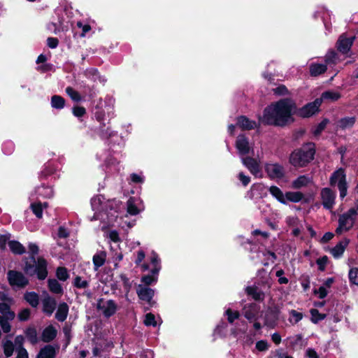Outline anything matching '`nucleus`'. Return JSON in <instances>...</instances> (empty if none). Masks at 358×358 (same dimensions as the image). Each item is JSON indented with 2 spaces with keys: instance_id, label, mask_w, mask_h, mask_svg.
Returning <instances> with one entry per match:
<instances>
[{
  "instance_id": "obj_16",
  "label": "nucleus",
  "mask_w": 358,
  "mask_h": 358,
  "mask_svg": "<svg viewBox=\"0 0 358 358\" xmlns=\"http://www.w3.org/2000/svg\"><path fill=\"white\" fill-rule=\"evenodd\" d=\"M237 125L243 130H250L257 127L256 122L249 120L245 116L238 117Z\"/></svg>"
},
{
  "instance_id": "obj_6",
  "label": "nucleus",
  "mask_w": 358,
  "mask_h": 358,
  "mask_svg": "<svg viewBox=\"0 0 358 358\" xmlns=\"http://www.w3.org/2000/svg\"><path fill=\"white\" fill-rule=\"evenodd\" d=\"M8 280L11 286L19 288L24 287L29 283L27 278L22 273L16 271L8 272Z\"/></svg>"
},
{
  "instance_id": "obj_39",
  "label": "nucleus",
  "mask_w": 358,
  "mask_h": 358,
  "mask_svg": "<svg viewBox=\"0 0 358 358\" xmlns=\"http://www.w3.org/2000/svg\"><path fill=\"white\" fill-rule=\"evenodd\" d=\"M57 277L60 280H66L69 278L67 269L64 267H58L57 269Z\"/></svg>"
},
{
  "instance_id": "obj_57",
  "label": "nucleus",
  "mask_w": 358,
  "mask_h": 358,
  "mask_svg": "<svg viewBox=\"0 0 358 358\" xmlns=\"http://www.w3.org/2000/svg\"><path fill=\"white\" fill-rule=\"evenodd\" d=\"M108 238L113 242L120 241L119 234L116 231H111L108 234Z\"/></svg>"
},
{
  "instance_id": "obj_58",
  "label": "nucleus",
  "mask_w": 358,
  "mask_h": 358,
  "mask_svg": "<svg viewBox=\"0 0 358 358\" xmlns=\"http://www.w3.org/2000/svg\"><path fill=\"white\" fill-rule=\"evenodd\" d=\"M244 316L249 320H252L255 317V313L251 308L245 309Z\"/></svg>"
},
{
  "instance_id": "obj_23",
  "label": "nucleus",
  "mask_w": 358,
  "mask_h": 358,
  "mask_svg": "<svg viewBox=\"0 0 358 358\" xmlns=\"http://www.w3.org/2000/svg\"><path fill=\"white\" fill-rule=\"evenodd\" d=\"M356 122L355 117H345L340 119L337 122V127L345 130L352 128Z\"/></svg>"
},
{
  "instance_id": "obj_35",
  "label": "nucleus",
  "mask_w": 358,
  "mask_h": 358,
  "mask_svg": "<svg viewBox=\"0 0 358 358\" xmlns=\"http://www.w3.org/2000/svg\"><path fill=\"white\" fill-rule=\"evenodd\" d=\"M2 347L3 353L6 357H10L13 355L14 351V345L11 341L7 340L3 342Z\"/></svg>"
},
{
  "instance_id": "obj_15",
  "label": "nucleus",
  "mask_w": 358,
  "mask_h": 358,
  "mask_svg": "<svg viewBox=\"0 0 358 358\" xmlns=\"http://www.w3.org/2000/svg\"><path fill=\"white\" fill-rule=\"evenodd\" d=\"M47 262L43 258H38L37 264L35 267V273H37V276L40 280H44L48 275L47 271Z\"/></svg>"
},
{
  "instance_id": "obj_9",
  "label": "nucleus",
  "mask_w": 358,
  "mask_h": 358,
  "mask_svg": "<svg viewBox=\"0 0 358 358\" xmlns=\"http://www.w3.org/2000/svg\"><path fill=\"white\" fill-rule=\"evenodd\" d=\"M355 39V36L348 38L345 34H342L336 43L337 50L343 55H348Z\"/></svg>"
},
{
  "instance_id": "obj_28",
  "label": "nucleus",
  "mask_w": 358,
  "mask_h": 358,
  "mask_svg": "<svg viewBox=\"0 0 358 358\" xmlns=\"http://www.w3.org/2000/svg\"><path fill=\"white\" fill-rule=\"evenodd\" d=\"M341 94L334 91H327L322 94V96L318 99H322V101L323 100L330 101H337L338 99H340Z\"/></svg>"
},
{
  "instance_id": "obj_43",
  "label": "nucleus",
  "mask_w": 358,
  "mask_h": 358,
  "mask_svg": "<svg viewBox=\"0 0 358 358\" xmlns=\"http://www.w3.org/2000/svg\"><path fill=\"white\" fill-rule=\"evenodd\" d=\"M33 264H29L28 262L25 263L24 271L29 275H34L35 273V266L34 264H36V260L34 257H31Z\"/></svg>"
},
{
  "instance_id": "obj_26",
  "label": "nucleus",
  "mask_w": 358,
  "mask_h": 358,
  "mask_svg": "<svg viewBox=\"0 0 358 358\" xmlns=\"http://www.w3.org/2000/svg\"><path fill=\"white\" fill-rule=\"evenodd\" d=\"M310 73L312 76H317L326 72L327 68L326 64H311L310 65Z\"/></svg>"
},
{
  "instance_id": "obj_20",
  "label": "nucleus",
  "mask_w": 358,
  "mask_h": 358,
  "mask_svg": "<svg viewBox=\"0 0 358 358\" xmlns=\"http://www.w3.org/2000/svg\"><path fill=\"white\" fill-rule=\"evenodd\" d=\"M69 313V306L67 303L63 302L59 303L56 314L55 318L59 322H64Z\"/></svg>"
},
{
  "instance_id": "obj_34",
  "label": "nucleus",
  "mask_w": 358,
  "mask_h": 358,
  "mask_svg": "<svg viewBox=\"0 0 358 358\" xmlns=\"http://www.w3.org/2000/svg\"><path fill=\"white\" fill-rule=\"evenodd\" d=\"M48 287L50 290L55 294L62 293V287L59 282L55 279L48 280Z\"/></svg>"
},
{
  "instance_id": "obj_22",
  "label": "nucleus",
  "mask_w": 358,
  "mask_h": 358,
  "mask_svg": "<svg viewBox=\"0 0 358 358\" xmlns=\"http://www.w3.org/2000/svg\"><path fill=\"white\" fill-rule=\"evenodd\" d=\"M106 259V252L105 251H100L93 256V264L94 266V271H97L101 266H102Z\"/></svg>"
},
{
  "instance_id": "obj_53",
  "label": "nucleus",
  "mask_w": 358,
  "mask_h": 358,
  "mask_svg": "<svg viewBox=\"0 0 358 358\" xmlns=\"http://www.w3.org/2000/svg\"><path fill=\"white\" fill-rule=\"evenodd\" d=\"M238 178L244 186H247L250 182V178L245 176L243 172L238 173Z\"/></svg>"
},
{
  "instance_id": "obj_25",
  "label": "nucleus",
  "mask_w": 358,
  "mask_h": 358,
  "mask_svg": "<svg viewBox=\"0 0 358 358\" xmlns=\"http://www.w3.org/2000/svg\"><path fill=\"white\" fill-rule=\"evenodd\" d=\"M55 349L52 345H46L40 350L37 358H55Z\"/></svg>"
},
{
  "instance_id": "obj_17",
  "label": "nucleus",
  "mask_w": 358,
  "mask_h": 358,
  "mask_svg": "<svg viewBox=\"0 0 358 358\" xmlns=\"http://www.w3.org/2000/svg\"><path fill=\"white\" fill-rule=\"evenodd\" d=\"M42 304L43 312L48 315H51L52 314L57 305L56 301L50 296L44 298L42 301Z\"/></svg>"
},
{
  "instance_id": "obj_55",
  "label": "nucleus",
  "mask_w": 358,
  "mask_h": 358,
  "mask_svg": "<svg viewBox=\"0 0 358 358\" xmlns=\"http://www.w3.org/2000/svg\"><path fill=\"white\" fill-rule=\"evenodd\" d=\"M47 43L49 48H55L58 45L59 41L57 38L49 37L47 39Z\"/></svg>"
},
{
  "instance_id": "obj_5",
  "label": "nucleus",
  "mask_w": 358,
  "mask_h": 358,
  "mask_svg": "<svg viewBox=\"0 0 358 358\" xmlns=\"http://www.w3.org/2000/svg\"><path fill=\"white\" fill-rule=\"evenodd\" d=\"M329 182L331 186L337 185L341 198H344L347 195L348 185L344 169L340 168L334 171L330 177Z\"/></svg>"
},
{
  "instance_id": "obj_36",
  "label": "nucleus",
  "mask_w": 358,
  "mask_h": 358,
  "mask_svg": "<svg viewBox=\"0 0 358 358\" xmlns=\"http://www.w3.org/2000/svg\"><path fill=\"white\" fill-rule=\"evenodd\" d=\"M28 340L32 343L36 344L38 342L37 331L34 327H29L25 331Z\"/></svg>"
},
{
  "instance_id": "obj_49",
  "label": "nucleus",
  "mask_w": 358,
  "mask_h": 358,
  "mask_svg": "<svg viewBox=\"0 0 358 358\" xmlns=\"http://www.w3.org/2000/svg\"><path fill=\"white\" fill-rule=\"evenodd\" d=\"M72 111H73V114L76 117H83L86 113L85 108L83 106H74L73 108Z\"/></svg>"
},
{
  "instance_id": "obj_13",
  "label": "nucleus",
  "mask_w": 358,
  "mask_h": 358,
  "mask_svg": "<svg viewBox=\"0 0 358 358\" xmlns=\"http://www.w3.org/2000/svg\"><path fill=\"white\" fill-rule=\"evenodd\" d=\"M236 147L241 155H245L250 152L249 141L244 135L238 136L236 141Z\"/></svg>"
},
{
  "instance_id": "obj_12",
  "label": "nucleus",
  "mask_w": 358,
  "mask_h": 358,
  "mask_svg": "<svg viewBox=\"0 0 358 358\" xmlns=\"http://www.w3.org/2000/svg\"><path fill=\"white\" fill-rule=\"evenodd\" d=\"M241 161L252 175L258 176L260 174V161L250 157H243Z\"/></svg>"
},
{
  "instance_id": "obj_56",
  "label": "nucleus",
  "mask_w": 358,
  "mask_h": 358,
  "mask_svg": "<svg viewBox=\"0 0 358 358\" xmlns=\"http://www.w3.org/2000/svg\"><path fill=\"white\" fill-rule=\"evenodd\" d=\"M290 314L294 318L295 323H297L298 322H299L303 317L302 313H299V312L296 311L295 310H292L290 311Z\"/></svg>"
},
{
  "instance_id": "obj_29",
  "label": "nucleus",
  "mask_w": 358,
  "mask_h": 358,
  "mask_svg": "<svg viewBox=\"0 0 358 358\" xmlns=\"http://www.w3.org/2000/svg\"><path fill=\"white\" fill-rule=\"evenodd\" d=\"M65 106V99L59 95H53L51 97V106L55 109H62Z\"/></svg>"
},
{
  "instance_id": "obj_62",
  "label": "nucleus",
  "mask_w": 358,
  "mask_h": 358,
  "mask_svg": "<svg viewBox=\"0 0 358 358\" xmlns=\"http://www.w3.org/2000/svg\"><path fill=\"white\" fill-rule=\"evenodd\" d=\"M141 280L143 283L148 285H150L152 282H154L155 279L151 275H145L142 277Z\"/></svg>"
},
{
  "instance_id": "obj_37",
  "label": "nucleus",
  "mask_w": 358,
  "mask_h": 358,
  "mask_svg": "<svg viewBox=\"0 0 358 358\" xmlns=\"http://www.w3.org/2000/svg\"><path fill=\"white\" fill-rule=\"evenodd\" d=\"M66 92L72 100L75 101H80L81 100L80 94L71 87H66Z\"/></svg>"
},
{
  "instance_id": "obj_32",
  "label": "nucleus",
  "mask_w": 358,
  "mask_h": 358,
  "mask_svg": "<svg viewBox=\"0 0 358 358\" xmlns=\"http://www.w3.org/2000/svg\"><path fill=\"white\" fill-rule=\"evenodd\" d=\"M24 299L32 306L36 307L38 305V296L35 292H27Z\"/></svg>"
},
{
  "instance_id": "obj_44",
  "label": "nucleus",
  "mask_w": 358,
  "mask_h": 358,
  "mask_svg": "<svg viewBox=\"0 0 358 358\" xmlns=\"http://www.w3.org/2000/svg\"><path fill=\"white\" fill-rule=\"evenodd\" d=\"M328 122V120L324 119L320 124H318L313 131V134L315 136H319L321 134V132L325 129Z\"/></svg>"
},
{
  "instance_id": "obj_31",
  "label": "nucleus",
  "mask_w": 358,
  "mask_h": 358,
  "mask_svg": "<svg viewBox=\"0 0 358 358\" xmlns=\"http://www.w3.org/2000/svg\"><path fill=\"white\" fill-rule=\"evenodd\" d=\"M285 200L296 203L303 198V194L300 192H287L285 194Z\"/></svg>"
},
{
  "instance_id": "obj_50",
  "label": "nucleus",
  "mask_w": 358,
  "mask_h": 358,
  "mask_svg": "<svg viewBox=\"0 0 358 358\" xmlns=\"http://www.w3.org/2000/svg\"><path fill=\"white\" fill-rule=\"evenodd\" d=\"M31 207L34 213L36 215L37 217H42L43 208L41 203H32Z\"/></svg>"
},
{
  "instance_id": "obj_30",
  "label": "nucleus",
  "mask_w": 358,
  "mask_h": 358,
  "mask_svg": "<svg viewBox=\"0 0 358 358\" xmlns=\"http://www.w3.org/2000/svg\"><path fill=\"white\" fill-rule=\"evenodd\" d=\"M270 193L275 197L280 203H286L285 194L276 186H271L269 189Z\"/></svg>"
},
{
  "instance_id": "obj_64",
  "label": "nucleus",
  "mask_w": 358,
  "mask_h": 358,
  "mask_svg": "<svg viewBox=\"0 0 358 358\" xmlns=\"http://www.w3.org/2000/svg\"><path fill=\"white\" fill-rule=\"evenodd\" d=\"M306 355L309 358H319L317 352L313 349H308L306 351Z\"/></svg>"
},
{
  "instance_id": "obj_38",
  "label": "nucleus",
  "mask_w": 358,
  "mask_h": 358,
  "mask_svg": "<svg viewBox=\"0 0 358 358\" xmlns=\"http://www.w3.org/2000/svg\"><path fill=\"white\" fill-rule=\"evenodd\" d=\"M227 316V320L229 323H233L235 320L238 319L240 314L238 311H233L231 308H228L225 312Z\"/></svg>"
},
{
  "instance_id": "obj_33",
  "label": "nucleus",
  "mask_w": 358,
  "mask_h": 358,
  "mask_svg": "<svg viewBox=\"0 0 358 358\" xmlns=\"http://www.w3.org/2000/svg\"><path fill=\"white\" fill-rule=\"evenodd\" d=\"M324 60L326 65L336 64L338 61V54L334 50H330L325 55Z\"/></svg>"
},
{
  "instance_id": "obj_47",
  "label": "nucleus",
  "mask_w": 358,
  "mask_h": 358,
  "mask_svg": "<svg viewBox=\"0 0 358 358\" xmlns=\"http://www.w3.org/2000/svg\"><path fill=\"white\" fill-rule=\"evenodd\" d=\"M74 285L78 288H86L88 286V282L83 280L81 277L77 276L74 280Z\"/></svg>"
},
{
  "instance_id": "obj_63",
  "label": "nucleus",
  "mask_w": 358,
  "mask_h": 358,
  "mask_svg": "<svg viewBox=\"0 0 358 358\" xmlns=\"http://www.w3.org/2000/svg\"><path fill=\"white\" fill-rule=\"evenodd\" d=\"M271 339L276 345H279L281 342V336L278 333H274L271 336Z\"/></svg>"
},
{
  "instance_id": "obj_42",
  "label": "nucleus",
  "mask_w": 358,
  "mask_h": 358,
  "mask_svg": "<svg viewBox=\"0 0 358 358\" xmlns=\"http://www.w3.org/2000/svg\"><path fill=\"white\" fill-rule=\"evenodd\" d=\"M349 278L352 283L358 285V268H353L350 270Z\"/></svg>"
},
{
  "instance_id": "obj_4",
  "label": "nucleus",
  "mask_w": 358,
  "mask_h": 358,
  "mask_svg": "<svg viewBox=\"0 0 358 358\" xmlns=\"http://www.w3.org/2000/svg\"><path fill=\"white\" fill-rule=\"evenodd\" d=\"M357 215H358V201L354 208L340 215L338 227L336 229V233L341 234L343 232L350 230L353 227Z\"/></svg>"
},
{
  "instance_id": "obj_51",
  "label": "nucleus",
  "mask_w": 358,
  "mask_h": 358,
  "mask_svg": "<svg viewBox=\"0 0 358 358\" xmlns=\"http://www.w3.org/2000/svg\"><path fill=\"white\" fill-rule=\"evenodd\" d=\"M256 348L261 352L266 351L268 348V344L266 341H259L256 343Z\"/></svg>"
},
{
  "instance_id": "obj_11",
  "label": "nucleus",
  "mask_w": 358,
  "mask_h": 358,
  "mask_svg": "<svg viewBox=\"0 0 358 358\" xmlns=\"http://www.w3.org/2000/svg\"><path fill=\"white\" fill-rule=\"evenodd\" d=\"M265 171L269 178L272 179H280L284 177L285 169L279 164H266Z\"/></svg>"
},
{
  "instance_id": "obj_27",
  "label": "nucleus",
  "mask_w": 358,
  "mask_h": 358,
  "mask_svg": "<svg viewBox=\"0 0 358 358\" xmlns=\"http://www.w3.org/2000/svg\"><path fill=\"white\" fill-rule=\"evenodd\" d=\"M8 246L11 252L15 255H22L25 252L24 247L18 241H10L8 242Z\"/></svg>"
},
{
  "instance_id": "obj_19",
  "label": "nucleus",
  "mask_w": 358,
  "mask_h": 358,
  "mask_svg": "<svg viewBox=\"0 0 358 358\" xmlns=\"http://www.w3.org/2000/svg\"><path fill=\"white\" fill-rule=\"evenodd\" d=\"M349 243V241L348 239H344L340 241L335 247H334L331 250V255L335 258L340 257L344 252L345 248Z\"/></svg>"
},
{
  "instance_id": "obj_54",
  "label": "nucleus",
  "mask_w": 358,
  "mask_h": 358,
  "mask_svg": "<svg viewBox=\"0 0 358 358\" xmlns=\"http://www.w3.org/2000/svg\"><path fill=\"white\" fill-rule=\"evenodd\" d=\"M17 358H29L28 352L24 348H17Z\"/></svg>"
},
{
  "instance_id": "obj_60",
  "label": "nucleus",
  "mask_w": 358,
  "mask_h": 358,
  "mask_svg": "<svg viewBox=\"0 0 358 358\" xmlns=\"http://www.w3.org/2000/svg\"><path fill=\"white\" fill-rule=\"evenodd\" d=\"M69 235V232L64 227H60L59 228L58 236L59 238H67Z\"/></svg>"
},
{
  "instance_id": "obj_45",
  "label": "nucleus",
  "mask_w": 358,
  "mask_h": 358,
  "mask_svg": "<svg viewBox=\"0 0 358 358\" xmlns=\"http://www.w3.org/2000/svg\"><path fill=\"white\" fill-rule=\"evenodd\" d=\"M30 316V310L29 308H24L19 312L17 317L20 321H26L29 320Z\"/></svg>"
},
{
  "instance_id": "obj_46",
  "label": "nucleus",
  "mask_w": 358,
  "mask_h": 358,
  "mask_svg": "<svg viewBox=\"0 0 358 358\" xmlns=\"http://www.w3.org/2000/svg\"><path fill=\"white\" fill-rule=\"evenodd\" d=\"M273 92L275 94L278 96H284L289 94V91L287 88L283 85H281L278 87L273 89Z\"/></svg>"
},
{
  "instance_id": "obj_1",
  "label": "nucleus",
  "mask_w": 358,
  "mask_h": 358,
  "mask_svg": "<svg viewBox=\"0 0 358 358\" xmlns=\"http://www.w3.org/2000/svg\"><path fill=\"white\" fill-rule=\"evenodd\" d=\"M296 108L291 99H282L265 108L262 116H259V124L283 127L292 122Z\"/></svg>"
},
{
  "instance_id": "obj_18",
  "label": "nucleus",
  "mask_w": 358,
  "mask_h": 358,
  "mask_svg": "<svg viewBox=\"0 0 358 358\" xmlns=\"http://www.w3.org/2000/svg\"><path fill=\"white\" fill-rule=\"evenodd\" d=\"M57 334V331L53 326H48L43 331L41 339L45 343L50 342L56 337Z\"/></svg>"
},
{
  "instance_id": "obj_48",
  "label": "nucleus",
  "mask_w": 358,
  "mask_h": 358,
  "mask_svg": "<svg viewBox=\"0 0 358 358\" xmlns=\"http://www.w3.org/2000/svg\"><path fill=\"white\" fill-rule=\"evenodd\" d=\"M144 324L146 326H150V325H152L154 327L156 326L157 325V322L155 321V315L153 314H152V313L146 314L145 318V320H144Z\"/></svg>"
},
{
  "instance_id": "obj_61",
  "label": "nucleus",
  "mask_w": 358,
  "mask_h": 358,
  "mask_svg": "<svg viewBox=\"0 0 358 358\" xmlns=\"http://www.w3.org/2000/svg\"><path fill=\"white\" fill-rule=\"evenodd\" d=\"M278 315H279V310L275 308L274 310H271L268 313L267 317L271 316L273 317V320H276L278 318Z\"/></svg>"
},
{
  "instance_id": "obj_24",
  "label": "nucleus",
  "mask_w": 358,
  "mask_h": 358,
  "mask_svg": "<svg viewBox=\"0 0 358 358\" xmlns=\"http://www.w3.org/2000/svg\"><path fill=\"white\" fill-rule=\"evenodd\" d=\"M312 182V180L306 176H301L292 182L294 189H300L306 187Z\"/></svg>"
},
{
  "instance_id": "obj_10",
  "label": "nucleus",
  "mask_w": 358,
  "mask_h": 358,
  "mask_svg": "<svg viewBox=\"0 0 358 358\" xmlns=\"http://www.w3.org/2000/svg\"><path fill=\"white\" fill-rule=\"evenodd\" d=\"M322 103V99H316L313 102L309 103L302 107L298 112L299 116L302 117H308L319 110V107Z\"/></svg>"
},
{
  "instance_id": "obj_2",
  "label": "nucleus",
  "mask_w": 358,
  "mask_h": 358,
  "mask_svg": "<svg viewBox=\"0 0 358 358\" xmlns=\"http://www.w3.org/2000/svg\"><path fill=\"white\" fill-rule=\"evenodd\" d=\"M315 154V145L313 143H307L292 152L289 162L295 167H303L309 164Z\"/></svg>"
},
{
  "instance_id": "obj_40",
  "label": "nucleus",
  "mask_w": 358,
  "mask_h": 358,
  "mask_svg": "<svg viewBox=\"0 0 358 358\" xmlns=\"http://www.w3.org/2000/svg\"><path fill=\"white\" fill-rule=\"evenodd\" d=\"M311 321L314 323H317L318 321L324 319L325 315L320 314L317 309H311Z\"/></svg>"
},
{
  "instance_id": "obj_21",
  "label": "nucleus",
  "mask_w": 358,
  "mask_h": 358,
  "mask_svg": "<svg viewBox=\"0 0 358 358\" xmlns=\"http://www.w3.org/2000/svg\"><path fill=\"white\" fill-rule=\"evenodd\" d=\"M245 291L255 301H263L264 299V292L255 286L247 287Z\"/></svg>"
},
{
  "instance_id": "obj_7",
  "label": "nucleus",
  "mask_w": 358,
  "mask_h": 358,
  "mask_svg": "<svg viewBox=\"0 0 358 358\" xmlns=\"http://www.w3.org/2000/svg\"><path fill=\"white\" fill-rule=\"evenodd\" d=\"M97 309L101 311L105 317H109L115 313L117 305L113 300L104 301L101 299L97 302Z\"/></svg>"
},
{
  "instance_id": "obj_59",
  "label": "nucleus",
  "mask_w": 358,
  "mask_h": 358,
  "mask_svg": "<svg viewBox=\"0 0 358 358\" xmlns=\"http://www.w3.org/2000/svg\"><path fill=\"white\" fill-rule=\"evenodd\" d=\"M8 238L9 236L7 235L0 236V248L1 250H4L6 248V244Z\"/></svg>"
},
{
  "instance_id": "obj_52",
  "label": "nucleus",
  "mask_w": 358,
  "mask_h": 358,
  "mask_svg": "<svg viewBox=\"0 0 358 358\" xmlns=\"http://www.w3.org/2000/svg\"><path fill=\"white\" fill-rule=\"evenodd\" d=\"M283 274H284V271L282 269H280L276 271V276H278L279 278L278 282L280 284H287L289 282V280L287 278L282 277Z\"/></svg>"
},
{
  "instance_id": "obj_14",
  "label": "nucleus",
  "mask_w": 358,
  "mask_h": 358,
  "mask_svg": "<svg viewBox=\"0 0 358 358\" xmlns=\"http://www.w3.org/2000/svg\"><path fill=\"white\" fill-rule=\"evenodd\" d=\"M137 294L140 299L150 303L154 295V290L142 285H139L137 289Z\"/></svg>"
},
{
  "instance_id": "obj_3",
  "label": "nucleus",
  "mask_w": 358,
  "mask_h": 358,
  "mask_svg": "<svg viewBox=\"0 0 358 358\" xmlns=\"http://www.w3.org/2000/svg\"><path fill=\"white\" fill-rule=\"evenodd\" d=\"M13 304V299L7 296H4L0 302V327L6 334L11 331L10 323L15 317V313L11 309Z\"/></svg>"
},
{
  "instance_id": "obj_41",
  "label": "nucleus",
  "mask_w": 358,
  "mask_h": 358,
  "mask_svg": "<svg viewBox=\"0 0 358 358\" xmlns=\"http://www.w3.org/2000/svg\"><path fill=\"white\" fill-rule=\"evenodd\" d=\"M127 212L132 215H137L138 213V210L137 207L135 206L132 199H129L127 201Z\"/></svg>"
},
{
  "instance_id": "obj_8",
  "label": "nucleus",
  "mask_w": 358,
  "mask_h": 358,
  "mask_svg": "<svg viewBox=\"0 0 358 358\" xmlns=\"http://www.w3.org/2000/svg\"><path fill=\"white\" fill-rule=\"evenodd\" d=\"M322 203L324 208L331 210L335 204L336 194L328 187L323 188L320 192Z\"/></svg>"
}]
</instances>
